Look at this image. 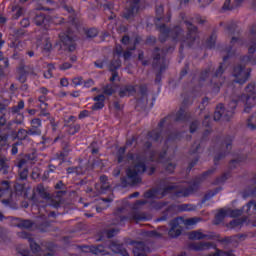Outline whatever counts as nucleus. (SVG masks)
Listing matches in <instances>:
<instances>
[{"instance_id":"a19ab883","label":"nucleus","mask_w":256,"mask_h":256,"mask_svg":"<svg viewBox=\"0 0 256 256\" xmlns=\"http://www.w3.org/2000/svg\"><path fill=\"white\" fill-rule=\"evenodd\" d=\"M178 211H195L197 209V206L192 205V204H182L176 206Z\"/></svg>"},{"instance_id":"c85d7f7f","label":"nucleus","mask_w":256,"mask_h":256,"mask_svg":"<svg viewBox=\"0 0 256 256\" xmlns=\"http://www.w3.org/2000/svg\"><path fill=\"white\" fill-rule=\"evenodd\" d=\"M189 239L201 241V239H213V235L204 234L201 230H195L188 234Z\"/></svg>"},{"instance_id":"c03bdc74","label":"nucleus","mask_w":256,"mask_h":256,"mask_svg":"<svg viewBox=\"0 0 256 256\" xmlns=\"http://www.w3.org/2000/svg\"><path fill=\"white\" fill-rule=\"evenodd\" d=\"M230 174L229 172L224 173L221 177L217 178L214 182V185H221L223 183H225L227 181V179H229Z\"/></svg>"},{"instance_id":"09e8293b","label":"nucleus","mask_w":256,"mask_h":256,"mask_svg":"<svg viewBox=\"0 0 256 256\" xmlns=\"http://www.w3.org/2000/svg\"><path fill=\"white\" fill-rule=\"evenodd\" d=\"M13 11V18L14 19H19V17H21V15H23V8L19 7V6H14L12 8Z\"/></svg>"},{"instance_id":"423d86ee","label":"nucleus","mask_w":256,"mask_h":256,"mask_svg":"<svg viewBox=\"0 0 256 256\" xmlns=\"http://www.w3.org/2000/svg\"><path fill=\"white\" fill-rule=\"evenodd\" d=\"M256 211V200L249 201L246 205L242 207V209H231V208H223L219 210V212L215 216V224L219 225V223L223 222L225 217H239V215H253Z\"/></svg>"},{"instance_id":"f257e3e1","label":"nucleus","mask_w":256,"mask_h":256,"mask_svg":"<svg viewBox=\"0 0 256 256\" xmlns=\"http://www.w3.org/2000/svg\"><path fill=\"white\" fill-rule=\"evenodd\" d=\"M173 119L174 121H188L189 114L185 111V108H180L175 116H167L158 124V128L148 133L146 141L144 142V153L142 154H133L129 153L125 156V147H121L117 151V160L118 163H128L131 166L127 170V177L122 178L123 187L127 185H137L141 183V173L147 171V161H156V163H163L166 171L168 173H173L175 171V164L169 162V143L175 141V139H180L179 134L166 133V139L164 140L165 147L162 152H157L151 149V141H159L163 136V127L165 124L169 123Z\"/></svg>"},{"instance_id":"f8f14e48","label":"nucleus","mask_w":256,"mask_h":256,"mask_svg":"<svg viewBox=\"0 0 256 256\" xmlns=\"http://www.w3.org/2000/svg\"><path fill=\"white\" fill-rule=\"evenodd\" d=\"M59 38L61 41V48L64 49V51H75V36L73 35L71 29H69L67 32L61 33Z\"/></svg>"},{"instance_id":"3c124183","label":"nucleus","mask_w":256,"mask_h":256,"mask_svg":"<svg viewBox=\"0 0 256 256\" xmlns=\"http://www.w3.org/2000/svg\"><path fill=\"white\" fill-rule=\"evenodd\" d=\"M27 135H29V130L20 129L17 133V138L23 141L27 139Z\"/></svg>"},{"instance_id":"052dcab7","label":"nucleus","mask_w":256,"mask_h":256,"mask_svg":"<svg viewBox=\"0 0 256 256\" xmlns=\"http://www.w3.org/2000/svg\"><path fill=\"white\" fill-rule=\"evenodd\" d=\"M27 175H28V170L27 169L24 168V169L19 170L20 179H22V180L27 179Z\"/></svg>"},{"instance_id":"7ed1b4c3","label":"nucleus","mask_w":256,"mask_h":256,"mask_svg":"<svg viewBox=\"0 0 256 256\" xmlns=\"http://www.w3.org/2000/svg\"><path fill=\"white\" fill-rule=\"evenodd\" d=\"M163 14V6H159L156 8V27L159 29L160 32V41L161 43L165 42L166 39H169L171 37L172 41L174 43H181V47H193L195 43H197V39L199 37V32L197 31V28L193 23H205V20L201 18L199 15H196L195 18H192L191 20H187V16L185 14L180 15L181 21L185 23L188 32L185 36L183 34V29H181V26H175L172 29H168L165 24H159V21H165L166 23H169L171 21V14L168 13L166 18L161 17Z\"/></svg>"},{"instance_id":"6e6552de","label":"nucleus","mask_w":256,"mask_h":256,"mask_svg":"<svg viewBox=\"0 0 256 256\" xmlns=\"http://www.w3.org/2000/svg\"><path fill=\"white\" fill-rule=\"evenodd\" d=\"M17 237H19V239H27L28 243H30V249L33 253V255H30L28 251L23 250L22 252H20V255L22 256H55L52 250L41 249V246H39L37 242L33 241V238L31 237V234L29 232H26V231L18 232Z\"/></svg>"},{"instance_id":"f3484780","label":"nucleus","mask_w":256,"mask_h":256,"mask_svg":"<svg viewBox=\"0 0 256 256\" xmlns=\"http://www.w3.org/2000/svg\"><path fill=\"white\" fill-rule=\"evenodd\" d=\"M141 0H132L127 2L126 10L124 12L125 19H131V17H135L139 12V2Z\"/></svg>"},{"instance_id":"aec40b11","label":"nucleus","mask_w":256,"mask_h":256,"mask_svg":"<svg viewBox=\"0 0 256 256\" xmlns=\"http://www.w3.org/2000/svg\"><path fill=\"white\" fill-rule=\"evenodd\" d=\"M83 253H93V255H107V247L103 245L98 246H84L82 247Z\"/></svg>"},{"instance_id":"49530a36","label":"nucleus","mask_w":256,"mask_h":256,"mask_svg":"<svg viewBox=\"0 0 256 256\" xmlns=\"http://www.w3.org/2000/svg\"><path fill=\"white\" fill-rule=\"evenodd\" d=\"M22 109H25V101L20 100V101L18 102V105L13 106V107L11 108V111H12V113H19V111H21Z\"/></svg>"},{"instance_id":"6ab92c4d","label":"nucleus","mask_w":256,"mask_h":256,"mask_svg":"<svg viewBox=\"0 0 256 256\" xmlns=\"http://www.w3.org/2000/svg\"><path fill=\"white\" fill-rule=\"evenodd\" d=\"M181 218H176L170 222V230L168 231V235L170 237H179L181 235L183 228L181 227Z\"/></svg>"},{"instance_id":"9b49d317","label":"nucleus","mask_w":256,"mask_h":256,"mask_svg":"<svg viewBox=\"0 0 256 256\" xmlns=\"http://www.w3.org/2000/svg\"><path fill=\"white\" fill-rule=\"evenodd\" d=\"M121 55H123V47L121 45H116L114 49V58L109 64V69L112 71V77L110 81H117L119 74L116 72L119 67H121Z\"/></svg>"},{"instance_id":"2f4dec72","label":"nucleus","mask_w":256,"mask_h":256,"mask_svg":"<svg viewBox=\"0 0 256 256\" xmlns=\"http://www.w3.org/2000/svg\"><path fill=\"white\" fill-rule=\"evenodd\" d=\"M0 173L7 175L9 173V163H7V158L0 154Z\"/></svg>"},{"instance_id":"7c9ffc66","label":"nucleus","mask_w":256,"mask_h":256,"mask_svg":"<svg viewBox=\"0 0 256 256\" xmlns=\"http://www.w3.org/2000/svg\"><path fill=\"white\" fill-rule=\"evenodd\" d=\"M137 103H143L145 105L147 103V86L141 85L139 87V92L137 96Z\"/></svg>"},{"instance_id":"bb28decb","label":"nucleus","mask_w":256,"mask_h":256,"mask_svg":"<svg viewBox=\"0 0 256 256\" xmlns=\"http://www.w3.org/2000/svg\"><path fill=\"white\" fill-rule=\"evenodd\" d=\"M108 249L113 251V253H118L122 256H129V253L127 252V250L123 249V246L119 244V242L117 241L110 242L108 245Z\"/></svg>"},{"instance_id":"dca6fc26","label":"nucleus","mask_w":256,"mask_h":256,"mask_svg":"<svg viewBox=\"0 0 256 256\" xmlns=\"http://www.w3.org/2000/svg\"><path fill=\"white\" fill-rule=\"evenodd\" d=\"M11 195H12V191H11V187L9 186V182L3 181L2 188H0V199L1 197H4V199L2 200L3 205H10ZM0 221H3V214L1 213H0Z\"/></svg>"},{"instance_id":"a878e982","label":"nucleus","mask_w":256,"mask_h":256,"mask_svg":"<svg viewBox=\"0 0 256 256\" xmlns=\"http://www.w3.org/2000/svg\"><path fill=\"white\" fill-rule=\"evenodd\" d=\"M192 251H207V249H215V245L211 242L192 243L189 246Z\"/></svg>"},{"instance_id":"5701e85b","label":"nucleus","mask_w":256,"mask_h":256,"mask_svg":"<svg viewBox=\"0 0 256 256\" xmlns=\"http://www.w3.org/2000/svg\"><path fill=\"white\" fill-rule=\"evenodd\" d=\"M12 225L18 227L19 229H33L35 224L31 220H23L21 218H14L12 220Z\"/></svg>"},{"instance_id":"bf43d9fd","label":"nucleus","mask_w":256,"mask_h":256,"mask_svg":"<svg viewBox=\"0 0 256 256\" xmlns=\"http://www.w3.org/2000/svg\"><path fill=\"white\" fill-rule=\"evenodd\" d=\"M9 139V135L0 134V145H7V140Z\"/></svg>"},{"instance_id":"338daca9","label":"nucleus","mask_w":256,"mask_h":256,"mask_svg":"<svg viewBox=\"0 0 256 256\" xmlns=\"http://www.w3.org/2000/svg\"><path fill=\"white\" fill-rule=\"evenodd\" d=\"M93 101H96V102H102V103H105V95L103 94H100L96 97H94Z\"/></svg>"},{"instance_id":"4468645a","label":"nucleus","mask_w":256,"mask_h":256,"mask_svg":"<svg viewBox=\"0 0 256 256\" xmlns=\"http://www.w3.org/2000/svg\"><path fill=\"white\" fill-rule=\"evenodd\" d=\"M51 204H39L38 205V213H39V219L42 221L41 225L38 227L40 231H47L46 228L43 227H49V222H47V217H55V212H47V207H50Z\"/></svg>"},{"instance_id":"473e14b6","label":"nucleus","mask_w":256,"mask_h":256,"mask_svg":"<svg viewBox=\"0 0 256 256\" xmlns=\"http://www.w3.org/2000/svg\"><path fill=\"white\" fill-rule=\"evenodd\" d=\"M244 161H247V156L241 154L236 159L230 161L229 167L230 169H235L237 166H239V163H243Z\"/></svg>"},{"instance_id":"393cba45","label":"nucleus","mask_w":256,"mask_h":256,"mask_svg":"<svg viewBox=\"0 0 256 256\" xmlns=\"http://www.w3.org/2000/svg\"><path fill=\"white\" fill-rule=\"evenodd\" d=\"M41 127H43V124L41 123V119L34 118L31 121L30 129H28L29 135H32V136H39V135H41Z\"/></svg>"},{"instance_id":"a18cd8bd","label":"nucleus","mask_w":256,"mask_h":256,"mask_svg":"<svg viewBox=\"0 0 256 256\" xmlns=\"http://www.w3.org/2000/svg\"><path fill=\"white\" fill-rule=\"evenodd\" d=\"M115 91H117V87H115L113 85H107L103 88L104 95H113V93H115Z\"/></svg>"},{"instance_id":"ddd939ff","label":"nucleus","mask_w":256,"mask_h":256,"mask_svg":"<svg viewBox=\"0 0 256 256\" xmlns=\"http://www.w3.org/2000/svg\"><path fill=\"white\" fill-rule=\"evenodd\" d=\"M249 69H246L245 66L238 64L234 67L233 70V77L235 78L234 82L238 83L239 85H243L247 83V80L249 79Z\"/></svg>"},{"instance_id":"79ce46f5","label":"nucleus","mask_w":256,"mask_h":256,"mask_svg":"<svg viewBox=\"0 0 256 256\" xmlns=\"http://www.w3.org/2000/svg\"><path fill=\"white\" fill-rule=\"evenodd\" d=\"M36 191L40 195V197H42V199H44L45 201L49 199V193L45 191V188L43 187V185L37 186Z\"/></svg>"},{"instance_id":"e433bc0d","label":"nucleus","mask_w":256,"mask_h":256,"mask_svg":"<svg viewBox=\"0 0 256 256\" xmlns=\"http://www.w3.org/2000/svg\"><path fill=\"white\" fill-rule=\"evenodd\" d=\"M203 125H204V127H208L203 136L205 138L207 135H209V133H211V128H209V127H211V116L210 115L205 116V118L203 120Z\"/></svg>"},{"instance_id":"39448f33","label":"nucleus","mask_w":256,"mask_h":256,"mask_svg":"<svg viewBox=\"0 0 256 256\" xmlns=\"http://www.w3.org/2000/svg\"><path fill=\"white\" fill-rule=\"evenodd\" d=\"M214 68L213 66H209L206 70L202 71L199 78L195 76L193 78V83H198V85H208L210 83L212 87L213 93H219V89L223 85V71H225V64H220L219 68L213 73Z\"/></svg>"},{"instance_id":"603ef678","label":"nucleus","mask_w":256,"mask_h":256,"mask_svg":"<svg viewBox=\"0 0 256 256\" xmlns=\"http://www.w3.org/2000/svg\"><path fill=\"white\" fill-rule=\"evenodd\" d=\"M209 256H235V254H233V251L223 252L221 250H216L215 253L210 254Z\"/></svg>"},{"instance_id":"412c9836","label":"nucleus","mask_w":256,"mask_h":256,"mask_svg":"<svg viewBox=\"0 0 256 256\" xmlns=\"http://www.w3.org/2000/svg\"><path fill=\"white\" fill-rule=\"evenodd\" d=\"M243 45V39L237 38V37H232V40L230 42V47L225 48V52L227 53V56H224V61H227L233 53H235V46L239 47Z\"/></svg>"},{"instance_id":"13d9d810","label":"nucleus","mask_w":256,"mask_h":256,"mask_svg":"<svg viewBox=\"0 0 256 256\" xmlns=\"http://www.w3.org/2000/svg\"><path fill=\"white\" fill-rule=\"evenodd\" d=\"M197 127H199V121L195 120L190 124V133H195Z\"/></svg>"},{"instance_id":"a211bd4d","label":"nucleus","mask_w":256,"mask_h":256,"mask_svg":"<svg viewBox=\"0 0 256 256\" xmlns=\"http://www.w3.org/2000/svg\"><path fill=\"white\" fill-rule=\"evenodd\" d=\"M111 189V185H109V179L107 176L100 177V183L95 185V192L93 194L94 197L97 195H101V193H105Z\"/></svg>"},{"instance_id":"864d4df0","label":"nucleus","mask_w":256,"mask_h":256,"mask_svg":"<svg viewBox=\"0 0 256 256\" xmlns=\"http://www.w3.org/2000/svg\"><path fill=\"white\" fill-rule=\"evenodd\" d=\"M117 229L111 228L109 230L104 231V234L108 239H111V237H115L117 235Z\"/></svg>"},{"instance_id":"774afa93","label":"nucleus","mask_w":256,"mask_h":256,"mask_svg":"<svg viewBox=\"0 0 256 256\" xmlns=\"http://www.w3.org/2000/svg\"><path fill=\"white\" fill-rule=\"evenodd\" d=\"M71 64L69 62H65L64 64L60 65L61 71H67V69H71Z\"/></svg>"},{"instance_id":"69168bd1","label":"nucleus","mask_w":256,"mask_h":256,"mask_svg":"<svg viewBox=\"0 0 256 256\" xmlns=\"http://www.w3.org/2000/svg\"><path fill=\"white\" fill-rule=\"evenodd\" d=\"M94 84L95 82L93 81V79H88L86 81H83V85L86 88L93 87Z\"/></svg>"},{"instance_id":"b1692460","label":"nucleus","mask_w":256,"mask_h":256,"mask_svg":"<svg viewBox=\"0 0 256 256\" xmlns=\"http://www.w3.org/2000/svg\"><path fill=\"white\" fill-rule=\"evenodd\" d=\"M150 249L145 243L143 242H135L134 248H133V254L134 256H147V253H149Z\"/></svg>"},{"instance_id":"72a5a7b5","label":"nucleus","mask_w":256,"mask_h":256,"mask_svg":"<svg viewBox=\"0 0 256 256\" xmlns=\"http://www.w3.org/2000/svg\"><path fill=\"white\" fill-rule=\"evenodd\" d=\"M245 239V235L240 234L232 237L225 238V243H233V245H237L240 241H243Z\"/></svg>"},{"instance_id":"1a4fd4ad","label":"nucleus","mask_w":256,"mask_h":256,"mask_svg":"<svg viewBox=\"0 0 256 256\" xmlns=\"http://www.w3.org/2000/svg\"><path fill=\"white\" fill-rule=\"evenodd\" d=\"M153 67L159 69V73L156 75V83H161V73L167 69V59L165 58V52L155 48L153 52Z\"/></svg>"},{"instance_id":"6e6d98bb","label":"nucleus","mask_w":256,"mask_h":256,"mask_svg":"<svg viewBox=\"0 0 256 256\" xmlns=\"http://www.w3.org/2000/svg\"><path fill=\"white\" fill-rule=\"evenodd\" d=\"M200 149H201V143L195 142V143L192 145L191 149H190L191 155L197 154V152H198Z\"/></svg>"},{"instance_id":"2eb2a0df","label":"nucleus","mask_w":256,"mask_h":256,"mask_svg":"<svg viewBox=\"0 0 256 256\" xmlns=\"http://www.w3.org/2000/svg\"><path fill=\"white\" fill-rule=\"evenodd\" d=\"M122 43L126 46L127 51L123 53V57L125 61L127 59H131V51H135V47L137 46L138 43L141 41V37H136L134 39L129 38V36H124L121 39Z\"/></svg>"},{"instance_id":"4d7b16f0","label":"nucleus","mask_w":256,"mask_h":256,"mask_svg":"<svg viewBox=\"0 0 256 256\" xmlns=\"http://www.w3.org/2000/svg\"><path fill=\"white\" fill-rule=\"evenodd\" d=\"M103 107H105V102H96V103L92 106V110H93V111H99V109H103Z\"/></svg>"},{"instance_id":"20e7f679","label":"nucleus","mask_w":256,"mask_h":256,"mask_svg":"<svg viewBox=\"0 0 256 256\" xmlns=\"http://www.w3.org/2000/svg\"><path fill=\"white\" fill-rule=\"evenodd\" d=\"M239 103H244V113H252L253 111H256L255 83L248 84L241 96H238L237 99H232V101L229 102L227 109H225L223 104H219L214 112V121H219V119L229 121L231 117L235 115V108Z\"/></svg>"},{"instance_id":"4be33fe9","label":"nucleus","mask_w":256,"mask_h":256,"mask_svg":"<svg viewBox=\"0 0 256 256\" xmlns=\"http://www.w3.org/2000/svg\"><path fill=\"white\" fill-rule=\"evenodd\" d=\"M36 25H44V27H47L50 22L52 23H63V19L59 18V21L51 20V17L45 16V14H37L34 18Z\"/></svg>"},{"instance_id":"c9c22d12","label":"nucleus","mask_w":256,"mask_h":256,"mask_svg":"<svg viewBox=\"0 0 256 256\" xmlns=\"http://www.w3.org/2000/svg\"><path fill=\"white\" fill-rule=\"evenodd\" d=\"M246 127L250 129L251 131H255L256 129V114H253L250 116L246 121Z\"/></svg>"},{"instance_id":"4c0bfd02","label":"nucleus","mask_w":256,"mask_h":256,"mask_svg":"<svg viewBox=\"0 0 256 256\" xmlns=\"http://www.w3.org/2000/svg\"><path fill=\"white\" fill-rule=\"evenodd\" d=\"M215 41H217V33L213 32L206 41V47H208V49H213V47H215Z\"/></svg>"},{"instance_id":"0e129e2a","label":"nucleus","mask_w":256,"mask_h":256,"mask_svg":"<svg viewBox=\"0 0 256 256\" xmlns=\"http://www.w3.org/2000/svg\"><path fill=\"white\" fill-rule=\"evenodd\" d=\"M72 83L75 87H78V85H83V78H74Z\"/></svg>"},{"instance_id":"c756f323","label":"nucleus","mask_w":256,"mask_h":256,"mask_svg":"<svg viewBox=\"0 0 256 256\" xmlns=\"http://www.w3.org/2000/svg\"><path fill=\"white\" fill-rule=\"evenodd\" d=\"M135 86L133 85H126L122 86L119 90L120 97H131V95H135Z\"/></svg>"},{"instance_id":"f704fd0d","label":"nucleus","mask_w":256,"mask_h":256,"mask_svg":"<svg viewBox=\"0 0 256 256\" xmlns=\"http://www.w3.org/2000/svg\"><path fill=\"white\" fill-rule=\"evenodd\" d=\"M219 191H221V188H216L213 191H209L203 198L202 200V205H205L207 203V201H209L210 199H213V197H215V195H217V193H219Z\"/></svg>"},{"instance_id":"ea45409f","label":"nucleus","mask_w":256,"mask_h":256,"mask_svg":"<svg viewBox=\"0 0 256 256\" xmlns=\"http://www.w3.org/2000/svg\"><path fill=\"white\" fill-rule=\"evenodd\" d=\"M199 221H201V218L199 217H193V218H188L183 220L184 225H186V227H191L193 225H197V223H199Z\"/></svg>"},{"instance_id":"8fccbe9b","label":"nucleus","mask_w":256,"mask_h":256,"mask_svg":"<svg viewBox=\"0 0 256 256\" xmlns=\"http://www.w3.org/2000/svg\"><path fill=\"white\" fill-rule=\"evenodd\" d=\"M7 125V129H11V125H13V122H8L7 123V118H5V114L0 116V127H5Z\"/></svg>"},{"instance_id":"f03ea898","label":"nucleus","mask_w":256,"mask_h":256,"mask_svg":"<svg viewBox=\"0 0 256 256\" xmlns=\"http://www.w3.org/2000/svg\"><path fill=\"white\" fill-rule=\"evenodd\" d=\"M216 171L215 168L209 169L204 172L202 175L195 177L188 187L185 185H179L173 183L175 178H165L161 180L158 188L149 190L144 194L145 199L150 200H138L133 206V209H139V205H146V203H150V207L152 209H173V206L167 207V202H159L155 199H161V197H165L168 193H175L176 197H189L191 193L197 191L199 189V185L205 181L209 175H213Z\"/></svg>"},{"instance_id":"9d476101","label":"nucleus","mask_w":256,"mask_h":256,"mask_svg":"<svg viewBox=\"0 0 256 256\" xmlns=\"http://www.w3.org/2000/svg\"><path fill=\"white\" fill-rule=\"evenodd\" d=\"M123 209L125 208H118L116 212V217L119 219V221L114 222V225H123L125 221H149V217L145 213L134 211L132 212L128 217L121 216V213H123Z\"/></svg>"},{"instance_id":"37998d69","label":"nucleus","mask_w":256,"mask_h":256,"mask_svg":"<svg viewBox=\"0 0 256 256\" xmlns=\"http://www.w3.org/2000/svg\"><path fill=\"white\" fill-rule=\"evenodd\" d=\"M43 43H44L42 46L43 51H46L47 53H49V51L53 49V44H51V40L49 38H44Z\"/></svg>"},{"instance_id":"5fc2aeb1","label":"nucleus","mask_w":256,"mask_h":256,"mask_svg":"<svg viewBox=\"0 0 256 256\" xmlns=\"http://www.w3.org/2000/svg\"><path fill=\"white\" fill-rule=\"evenodd\" d=\"M226 30L228 31V33L233 35V33H235V31H237V24H235V22H230L227 25Z\"/></svg>"},{"instance_id":"e2e57ef3","label":"nucleus","mask_w":256,"mask_h":256,"mask_svg":"<svg viewBox=\"0 0 256 256\" xmlns=\"http://www.w3.org/2000/svg\"><path fill=\"white\" fill-rule=\"evenodd\" d=\"M38 101L40 103V105H42V107H47V103H45V101H47V96L42 95L38 98Z\"/></svg>"},{"instance_id":"cd10ccee","label":"nucleus","mask_w":256,"mask_h":256,"mask_svg":"<svg viewBox=\"0 0 256 256\" xmlns=\"http://www.w3.org/2000/svg\"><path fill=\"white\" fill-rule=\"evenodd\" d=\"M251 225V222L248 220V218H237L232 220L228 225V229H241V226L243 225Z\"/></svg>"},{"instance_id":"de8ad7c7","label":"nucleus","mask_w":256,"mask_h":256,"mask_svg":"<svg viewBox=\"0 0 256 256\" xmlns=\"http://www.w3.org/2000/svg\"><path fill=\"white\" fill-rule=\"evenodd\" d=\"M3 67L7 68L9 67V58H4L0 61V77H3L5 75V71H3Z\"/></svg>"},{"instance_id":"58836bf2","label":"nucleus","mask_w":256,"mask_h":256,"mask_svg":"<svg viewBox=\"0 0 256 256\" xmlns=\"http://www.w3.org/2000/svg\"><path fill=\"white\" fill-rule=\"evenodd\" d=\"M67 173L68 175H73V173H75V175H83L85 169H83V167H70L67 169Z\"/></svg>"},{"instance_id":"680f3d73","label":"nucleus","mask_w":256,"mask_h":256,"mask_svg":"<svg viewBox=\"0 0 256 256\" xmlns=\"http://www.w3.org/2000/svg\"><path fill=\"white\" fill-rule=\"evenodd\" d=\"M97 29L91 28L87 31V37H97Z\"/></svg>"},{"instance_id":"0eeeda50","label":"nucleus","mask_w":256,"mask_h":256,"mask_svg":"<svg viewBox=\"0 0 256 256\" xmlns=\"http://www.w3.org/2000/svg\"><path fill=\"white\" fill-rule=\"evenodd\" d=\"M231 143H233V137L227 136L224 140L218 139L215 146L210 148V155H214V163L217 165L221 159L227 156V153L231 151Z\"/></svg>"}]
</instances>
